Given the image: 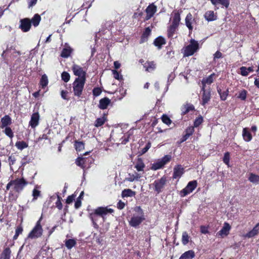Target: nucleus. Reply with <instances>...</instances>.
<instances>
[{
    "label": "nucleus",
    "mask_w": 259,
    "mask_h": 259,
    "mask_svg": "<svg viewBox=\"0 0 259 259\" xmlns=\"http://www.w3.org/2000/svg\"><path fill=\"white\" fill-rule=\"evenodd\" d=\"M161 120L164 123L167 125H169L171 123V120L170 118L166 114L162 115Z\"/></svg>",
    "instance_id": "052dcab7"
},
{
    "label": "nucleus",
    "mask_w": 259,
    "mask_h": 259,
    "mask_svg": "<svg viewBox=\"0 0 259 259\" xmlns=\"http://www.w3.org/2000/svg\"><path fill=\"white\" fill-rule=\"evenodd\" d=\"M86 158L79 157L77 158H76L75 160V163L77 166L80 167L82 169H84L86 167Z\"/></svg>",
    "instance_id": "c9c22d12"
},
{
    "label": "nucleus",
    "mask_w": 259,
    "mask_h": 259,
    "mask_svg": "<svg viewBox=\"0 0 259 259\" xmlns=\"http://www.w3.org/2000/svg\"><path fill=\"white\" fill-rule=\"evenodd\" d=\"M76 195L75 194H72L67 197L66 200V203L67 204H70L75 199Z\"/></svg>",
    "instance_id": "69168bd1"
},
{
    "label": "nucleus",
    "mask_w": 259,
    "mask_h": 259,
    "mask_svg": "<svg viewBox=\"0 0 259 259\" xmlns=\"http://www.w3.org/2000/svg\"><path fill=\"white\" fill-rule=\"evenodd\" d=\"M171 159L170 155H164L162 158L158 159V160L154 162L151 167V169L153 170H156L162 168L164 166L169 162Z\"/></svg>",
    "instance_id": "0eeeda50"
},
{
    "label": "nucleus",
    "mask_w": 259,
    "mask_h": 259,
    "mask_svg": "<svg viewBox=\"0 0 259 259\" xmlns=\"http://www.w3.org/2000/svg\"><path fill=\"white\" fill-rule=\"evenodd\" d=\"M16 160V159L15 156L12 155L10 156L8 158L9 165L10 166L14 165L15 163Z\"/></svg>",
    "instance_id": "774afa93"
},
{
    "label": "nucleus",
    "mask_w": 259,
    "mask_h": 259,
    "mask_svg": "<svg viewBox=\"0 0 259 259\" xmlns=\"http://www.w3.org/2000/svg\"><path fill=\"white\" fill-rule=\"evenodd\" d=\"M41 219L40 218L38 221H37L35 226L29 232L27 236V238L33 239L40 237L43 233V229L41 225Z\"/></svg>",
    "instance_id": "423d86ee"
},
{
    "label": "nucleus",
    "mask_w": 259,
    "mask_h": 259,
    "mask_svg": "<svg viewBox=\"0 0 259 259\" xmlns=\"http://www.w3.org/2000/svg\"><path fill=\"white\" fill-rule=\"evenodd\" d=\"M199 49V45L197 40L191 39L190 44L184 48V57H189L193 55Z\"/></svg>",
    "instance_id": "7ed1b4c3"
},
{
    "label": "nucleus",
    "mask_w": 259,
    "mask_h": 259,
    "mask_svg": "<svg viewBox=\"0 0 259 259\" xmlns=\"http://www.w3.org/2000/svg\"><path fill=\"white\" fill-rule=\"evenodd\" d=\"M200 232L202 234H208L209 231H208V226H200Z\"/></svg>",
    "instance_id": "338daca9"
},
{
    "label": "nucleus",
    "mask_w": 259,
    "mask_h": 259,
    "mask_svg": "<svg viewBox=\"0 0 259 259\" xmlns=\"http://www.w3.org/2000/svg\"><path fill=\"white\" fill-rule=\"evenodd\" d=\"M112 74L113 75V77L115 79H117L119 81H121L123 79V77L122 75H121L118 71L116 70H112Z\"/></svg>",
    "instance_id": "13d9d810"
},
{
    "label": "nucleus",
    "mask_w": 259,
    "mask_h": 259,
    "mask_svg": "<svg viewBox=\"0 0 259 259\" xmlns=\"http://www.w3.org/2000/svg\"><path fill=\"white\" fill-rule=\"evenodd\" d=\"M230 159V153L229 152H227L225 153L223 160V162H224V163H225L228 166L229 165Z\"/></svg>",
    "instance_id": "bf43d9fd"
},
{
    "label": "nucleus",
    "mask_w": 259,
    "mask_h": 259,
    "mask_svg": "<svg viewBox=\"0 0 259 259\" xmlns=\"http://www.w3.org/2000/svg\"><path fill=\"white\" fill-rule=\"evenodd\" d=\"M49 80L48 76L46 74H43L39 81V85L42 89H45L48 84Z\"/></svg>",
    "instance_id": "58836bf2"
},
{
    "label": "nucleus",
    "mask_w": 259,
    "mask_h": 259,
    "mask_svg": "<svg viewBox=\"0 0 259 259\" xmlns=\"http://www.w3.org/2000/svg\"><path fill=\"white\" fill-rule=\"evenodd\" d=\"M86 80L75 79L72 83L73 93L74 96L81 97Z\"/></svg>",
    "instance_id": "39448f33"
},
{
    "label": "nucleus",
    "mask_w": 259,
    "mask_h": 259,
    "mask_svg": "<svg viewBox=\"0 0 259 259\" xmlns=\"http://www.w3.org/2000/svg\"><path fill=\"white\" fill-rule=\"evenodd\" d=\"M28 185V182L23 178H16L11 180L6 186V190H10L11 186H13V190L16 193H21L24 188Z\"/></svg>",
    "instance_id": "f257e3e1"
},
{
    "label": "nucleus",
    "mask_w": 259,
    "mask_h": 259,
    "mask_svg": "<svg viewBox=\"0 0 259 259\" xmlns=\"http://www.w3.org/2000/svg\"><path fill=\"white\" fill-rule=\"evenodd\" d=\"M203 120H203V117L201 115H199L194 120V124H193L194 125L193 126H194V127H198L200 125H201L203 123Z\"/></svg>",
    "instance_id": "8fccbe9b"
},
{
    "label": "nucleus",
    "mask_w": 259,
    "mask_h": 259,
    "mask_svg": "<svg viewBox=\"0 0 259 259\" xmlns=\"http://www.w3.org/2000/svg\"><path fill=\"white\" fill-rule=\"evenodd\" d=\"M195 256L194 250H189L183 253L179 259H193Z\"/></svg>",
    "instance_id": "c756f323"
},
{
    "label": "nucleus",
    "mask_w": 259,
    "mask_h": 259,
    "mask_svg": "<svg viewBox=\"0 0 259 259\" xmlns=\"http://www.w3.org/2000/svg\"><path fill=\"white\" fill-rule=\"evenodd\" d=\"M166 43L165 39L162 36L156 37L153 41V45L159 50L161 49L162 46L165 45Z\"/></svg>",
    "instance_id": "393cba45"
},
{
    "label": "nucleus",
    "mask_w": 259,
    "mask_h": 259,
    "mask_svg": "<svg viewBox=\"0 0 259 259\" xmlns=\"http://www.w3.org/2000/svg\"><path fill=\"white\" fill-rule=\"evenodd\" d=\"M51 130L50 129H47L44 132H47L46 133H44L41 136H39L38 138V141H41L42 140H49L51 141L50 139L49 138L48 135L50 134Z\"/></svg>",
    "instance_id": "603ef678"
},
{
    "label": "nucleus",
    "mask_w": 259,
    "mask_h": 259,
    "mask_svg": "<svg viewBox=\"0 0 259 259\" xmlns=\"http://www.w3.org/2000/svg\"><path fill=\"white\" fill-rule=\"evenodd\" d=\"M217 91L220 96V99L222 101H225L229 95V89H227L226 91H222L220 88H217Z\"/></svg>",
    "instance_id": "72a5a7b5"
},
{
    "label": "nucleus",
    "mask_w": 259,
    "mask_h": 259,
    "mask_svg": "<svg viewBox=\"0 0 259 259\" xmlns=\"http://www.w3.org/2000/svg\"><path fill=\"white\" fill-rule=\"evenodd\" d=\"M136 211L138 212L139 215L134 214L129 221L130 225L135 228L139 226L145 219L143 210L140 206L137 207L136 208Z\"/></svg>",
    "instance_id": "20e7f679"
},
{
    "label": "nucleus",
    "mask_w": 259,
    "mask_h": 259,
    "mask_svg": "<svg viewBox=\"0 0 259 259\" xmlns=\"http://www.w3.org/2000/svg\"><path fill=\"white\" fill-rule=\"evenodd\" d=\"M61 79L65 82H68L70 79L69 73L66 71H63L61 73Z\"/></svg>",
    "instance_id": "6e6d98bb"
},
{
    "label": "nucleus",
    "mask_w": 259,
    "mask_h": 259,
    "mask_svg": "<svg viewBox=\"0 0 259 259\" xmlns=\"http://www.w3.org/2000/svg\"><path fill=\"white\" fill-rule=\"evenodd\" d=\"M145 165L141 158H138L135 167L138 171H143Z\"/></svg>",
    "instance_id": "ea45409f"
},
{
    "label": "nucleus",
    "mask_w": 259,
    "mask_h": 259,
    "mask_svg": "<svg viewBox=\"0 0 259 259\" xmlns=\"http://www.w3.org/2000/svg\"><path fill=\"white\" fill-rule=\"evenodd\" d=\"M167 183V178L165 176L160 179L155 180L153 183L154 191L158 194L161 192Z\"/></svg>",
    "instance_id": "6e6552de"
},
{
    "label": "nucleus",
    "mask_w": 259,
    "mask_h": 259,
    "mask_svg": "<svg viewBox=\"0 0 259 259\" xmlns=\"http://www.w3.org/2000/svg\"><path fill=\"white\" fill-rule=\"evenodd\" d=\"M197 182L196 180L189 182L186 187L180 191V195L181 197H184L192 192L197 187Z\"/></svg>",
    "instance_id": "9d476101"
},
{
    "label": "nucleus",
    "mask_w": 259,
    "mask_h": 259,
    "mask_svg": "<svg viewBox=\"0 0 259 259\" xmlns=\"http://www.w3.org/2000/svg\"><path fill=\"white\" fill-rule=\"evenodd\" d=\"M195 21V19L191 13H189L185 18V24L189 29V34L192 33L193 27L192 26L193 22Z\"/></svg>",
    "instance_id": "f3484780"
},
{
    "label": "nucleus",
    "mask_w": 259,
    "mask_h": 259,
    "mask_svg": "<svg viewBox=\"0 0 259 259\" xmlns=\"http://www.w3.org/2000/svg\"><path fill=\"white\" fill-rule=\"evenodd\" d=\"M12 124V119L8 115H5L1 118L0 122V127L2 128L9 127V125Z\"/></svg>",
    "instance_id": "5701e85b"
},
{
    "label": "nucleus",
    "mask_w": 259,
    "mask_h": 259,
    "mask_svg": "<svg viewBox=\"0 0 259 259\" xmlns=\"http://www.w3.org/2000/svg\"><path fill=\"white\" fill-rule=\"evenodd\" d=\"M211 3L216 7L219 5H221L222 7L228 8L230 5L229 0H210Z\"/></svg>",
    "instance_id": "cd10ccee"
},
{
    "label": "nucleus",
    "mask_w": 259,
    "mask_h": 259,
    "mask_svg": "<svg viewBox=\"0 0 259 259\" xmlns=\"http://www.w3.org/2000/svg\"><path fill=\"white\" fill-rule=\"evenodd\" d=\"M248 180L253 184H258L259 183V176L253 173H250L248 177Z\"/></svg>",
    "instance_id": "c03bdc74"
},
{
    "label": "nucleus",
    "mask_w": 259,
    "mask_h": 259,
    "mask_svg": "<svg viewBox=\"0 0 259 259\" xmlns=\"http://www.w3.org/2000/svg\"><path fill=\"white\" fill-rule=\"evenodd\" d=\"M37 0H27L28 8L30 9L34 7L37 3Z\"/></svg>",
    "instance_id": "e2e57ef3"
},
{
    "label": "nucleus",
    "mask_w": 259,
    "mask_h": 259,
    "mask_svg": "<svg viewBox=\"0 0 259 259\" xmlns=\"http://www.w3.org/2000/svg\"><path fill=\"white\" fill-rule=\"evenodd\" d=\"M204 17L208 21H212L216 20L217 16H215L213 11H208L204 14Z\"/></svg>",
    "instance_id": "f704fd0d"
},
{
    "label": "nucleus",
    "mask_w": 259,
    "mask_h": 259,
    "mask_svg": "<svg viewBox=\"0 0 259 259\" xmlns=\"http://www.w3.org/2000/svg\"><path fill=\"white\" fill-rule=\"evenodd\" d=\"M190 238V237L188 235L187 232H186V231L183 232L182 233V244L184 245H187L189 242Z\"/></svg>",
    "instance_id": "09e8293b"
},
{
    "label": "nucleus",
    "mask_w": 259,
    "mask_h": 259,
    "mask_svg": "<svg viewBox=\"0 0 259 259\" xmlns=\"http://www.w3.org/2000/svg\"><path fill=\"white\" fill-rule=\"evenodd\" d=\"M74 146L76 151H80L84 149V144L83 142L75 141L74 143Z\"/></svg>",
    "instance_id": "3c124183"
},
{
    "label": "nucleus",
    "mask_w": 259,
    "mask_h": 259,
    "mask_svg": "<svg viewBox=\"0 0 259 259\" xmlns=\"http://www.w3.org/2000/svg\"><path fill=\"white\" fill-rule=\"evenodd\" d=\"M23 231V229L22 226L21 225L17 226L16 228L15 234L13 238V240H15L17 239L19 235L22 233Z\"/></svg>",
    "instance_id": "de8ad7c7"
},
{
    "label": "nucleus",
    "mask_w": 259,
    "mask_h": 259,
    "mask_svg": "<svg viewBox=\"0 0 259 259\" xmlns=\"http://www.w3.org/2000/svg\"><path fill=\"white\" fill-rule=\"evenodd\" d=\"M57 200L55 203L56 206L58 209L61 210L63 208V205L61 202L62 198L58 194H57Z\"/></svg>",
    "instance_id": "4d7b16f0"
},
{
    "label": "nucleus",
    "mask_w": 259,
    "mask_h": 259,
    "mask_svg": "<svg viewBox=\"0 0 259 259\" xmlns=\"http://www.w3.org/2000/svg\"><path fill=\"white\" fill-rule=\"evenodd\" d=\"M110 104V99L107 97H104L99 100L98 107L100 109L104 110L106 109Z\"/></svg>",
    "instance_id": "bb28decb"
},
{
    "label": "nucleus",
    "mask_w": 259,
    "mask_h": 259,
    "mask_svg": "<svg viewBox=\"0 0 259 259\" xmlns=\"http://www.w3.org/2000/svg\"><path fill=\"white\" fill-rule=\"evenodd\" d=\"M74 75L77 76L75 79L86 80L87 72L82 67L77 64H73L71 67Z\"/></svg>",
    "instance_id": "1a4fd4ad"
},
{
    "label": "nucleus",
    "mask_w": 259,
    "mask_h": 259,
    "mask_svg": "<svg viewBox=\"0 0 259 259\" xmlns=\"http://www.w3.org/2000/svg\"><path fill=\"white\" fill-rule=\"evenodd\" d=\"M130 176L129 178H127V180L129 182H133L135 180H138L140 178V176L138 174H136V176L130 175Z\"/></svg>",
    "instance_id": "0e129e2a"
},
{
    "label": "nucleus",
    "mask_w": 259,
    "mask_h": 259,
    "mask_svg": "<svg viewBox=\"0 0 259 259\" xmlns=\"http://www.w3.org/2000/svg\"><path fill=\"white\" fill-rule=\"evenodd\" d=\"M146 71L151 72L154 71L156 68V64L153 61H147L143 65Z\"/></svg>",
    "instance_id": "b1692460"
},
{
    "label": "nucleus",
    "mask_w": 259,
    "mask_h": 259,
    "mask_svg": "<svg viewBox=\"0 0 259 259\" xmlns=\"http://www.w3.org/2000/svg\"><path fill=\"white\" fill-rule=\"evenodd\" d=\"M107 120L108 119L104 117L98 118L94 122V125L96 127H99L103 125Z\"/></svg>",
    "instance_id": "37998d69"
},
{
    "label": "nucleus",
    "mask_w": 259,
    "mask_h": 259,
    "mask_svg": "<svg viewBox=\"0 0 259 259\" xmlns=\"http://www.w3.org/2000/svg\"><path fill=\"white\" fill-rule=\"evenodd\" d=\"M31 27L30 19L28 18L22 19L20 20L19 28L23 32H28Z\"/></svg>",
    "instance_id": "9b49d317"
},
{
    "label": "nucleus",
    "mask_w": 259,
    "mask_h": 259,
    "mask_svg": "<svg viewBox=\"0 0 259 259\" xmlns=\"http://www.w3.org/2000/svg\"><path fill=\"white\" fill-rule=\"evenodd\" d=\"M182 11L180 12L178 11H173V16L171 24L173 25L179 26L180 21H181V13Z\"/></svg>",
    "instance_id": "412c9836"
},
{
    "label": "nucleus",
    "mask_w": 259,
    "mask_h": 259,
    "mask_svg": "<svg viewBox=\"0 0 259 259\" xmlns=\"http://www.w3.org/2000/svg\"><path fill=\"white\" fill-rule=\"evenodd\" d=\"M40 116L38 112L33 113L31 116L29 122V126L32 128H35L39 124Z\"/></svg>",
    "instance_id": "2eb2a0df"
},
{
    "label": "nucleus",
    "mask_w": 259,
    "mask_h": 259,
    "mask_svg": "<svg viewBox=\"0 0 259 259\" xmlns=\"http://www.w3.org/2000/svg\"><path fill=\"white\" fill-rule=\"evenodd\" d=\"M6 136L9 137L10 139H12L14 137V133L10 127H5V130L3 131Z\"/></svg>",
    "instance_id": "5fc2aeb1"
},
{
    "label": "nucleus",
    "mask_w": 259,
    "mask_h": 259,
    "mask_svg": "<svg viewBox=\"0 0 259 259\" xmlns=\"http://www.w3.org/2000/svg\"><path fill=\"white\" fill-rule=\"evenodd\" d=\"M72 52L73 49L70 46H65L61 52V56L64 58H67L70 56Z\"/></svg>",
    "instance_id": "7c9ffc66"
},
{
    "label": "nucleus",
    "mask_w": 259,
    "mask_h": 259,
    "mask_svg": "<svg viewBox=\"0 0 259 259\" xmlns=\"http://www.w3.org/2000/svg\"><path fill=\"white\" fill-rule=\"evenodd\" d=\"M230 229L231 226L229 223L226 222L224 223L223 228L217 233V235L218 236L223 238L224 236H227L229 234Z\"/></svg>",
    "instance_id": "a211bd4d"
},
{
    "label": "nucleus",
    "mask_w": 259,
    "mask_h": 259,
    "mask_svg": "<svg viewBox=\"0 0 259 259\" xmlns=\"http://www.w3.org/2000/svg\"><path fill=\"white\" fill-rule=\"evenodd\" d=\"M259 234V223L255 225L253 229L244 235L245 238H252Z\"/></svg>",
    "instance_id": "a878e982"
},
{
    "label": "nucleus",
    "mask_w": 259,
    "mask_h": 259,
    "mask_svg": "<svg viewBox=\"0 0 259 259\" xmlns=\"http://www.w3.org/2000/svg\"><path fill=\"white\" fill-rule=\"evenodd\" d=\"M32 195L33 196L32 201H35L39 197L41 196V192L38 190L37 186L35 187V188L33 189Z\"/></svg>",
    "instance_id": "a18cd8bd"
},
{
    "label": "nucleus",
    "mask_w": 259,
    "mask_h": 259,
    "mask_svg": "<svg viewBox=\"0 0 259 259\" xmlns=\"http://www.w3.org/2000/svg\"><path fill=\"white\" fill-rule=\"evenodd\" d=\"M242 137L243 140L247 142H250L252 140V135L249 131L248 128L245 127L243 128Z\"/></svg>",
    "instance_id": "c85d7f7f"
},
{
    "label": "nucleus",
    "mask_w": 259,
    "mask_h": 259,
    "mask_svg": "<svg viewBox=\"0 0 259 259\" xmlns=\"http://www.w3.org/2000/svg\"><path fill=\"white\" fill-rule=\"evenodd\" d=\"M11 250L9 247L5 248L2 252L0 259H10Z\"/></svg>",
    "instance_id": "473e14b6"
},
{
    "label": "nucleus",
    "mask_w": 259,
    "mask_h": 259,
    "mask_svg": "<svg viewBox=\"0 0 259 259\" xmlns=\"http://www.w3.org/2000/svg\"><path fill=\"white\" fill-rule=\"evenodd\" d=\"M151 34V29L149 27L145 28L140 38V43L143 44L148 40L149 37Z\"/></svg>",
    "instance_id": "4be33fe9"
},
{
    "label": "nucleus",
    "mask_w": 259,
    "mask_h": 259,
    "mask_svg": "<svg viewBox=\"0 0 259 259\" xmlns=\"http://www.w3.org/2000/svg\"><path fill=\"white\" fill-rule=\"evenodd\" d=\"M41 20V17L38 14H35L32 18L30 20L31 24L33 25L34 27H37Z\"/></svg>",
    "instance_id": "4c0bfd02"
},
{
    "label": "nucleus",
    "mask_w": 259,
    "mask_h": 259,
    "mask_svg": "<svg viewBox=\"0 0 259 259\" xmlns=\"http://www.w3.org/2000/svg\"><path fill=\"white\" fill-rule=\"evenodd\" d=\"M240 74L243 76H247L249 72H252L254 71L253 67L251 66L248 68L245 66H242L240 68Z\"/></svg>",
    "instance_id": "2f4dec72"
},
{
    "label": "nucleus",
    "mask_w": 259,
    "mask_h": 259,
    "mask_svg": "<svg viewBox=\"0 0 259 259\" xmlns=\"http://www.w3.org/2000/svg\"><path fill=\"white\" fill-rule=\"evenodd\" d=\"M216 74L212 73L207 77H204L201 80L202 87L205 88L206 84H211L215 79Z\"/></svg>",
    "instance_id": "aec40b11"
},
{
    "label": "nucleus",
    "mask_w": 259,
    "mask_h": 259,
    "mask_svg": "<svg viewBox=\"0 0 259 259\" xmlns=\"http://www.w3.org/2000/svg\"><path fill=\"white\" fill-rule=\"evenodd\" d=\"M247 95V91L245 89H243L239 92L237 98L242 101H245L246 99Z\"/></svg>",
    "instance_id": "864d4df0"
},
{
    "label": "nucleus",
    "mask_w": 259,
    "mask_h": 259,
    "mask_svg": "<svg viewBox=\"0 0 259 259\" xmlns=\"http://www.w3.org/2000/svg\"><path fill=\"white\" fill-rule=\"evenodd\" d=\"M201 92H202L201 105L204 106L211 99V92L210 89L206 90L204 87H201Z\"/></svg>",
    "instance_id": "ddd939ff"
},
{
    "label": "nucleus",
    "mask_w": 259,
    "mask_h": 259,
    "mask_svg": "<svg viewBox=\"0 0 259 259\" xmlns=\"http://www.w3.org/2000/svg\"><path fill=\"white\" fill-rule=\"evenodd\" d=\"M178 26L170 24L167 29V37L168 38H172L175 33Z\"/></svg>",
    "instance_id": "a19ab883"
},
{
    "label": "nucleus",
    "mask_w": 259,
    "mask_h": 259,
    "mask_svg": "<svg viewBox=\"0 0 259 259\" xmlns=\"http://www.w3.org/2000/svg\"><path fill=\"white\" fill-rule=\"evenodd\" d=\"M185 172V169L181 164L175 165L174 168L172 179H180Z\"/></svg>",
    "instance_id": "4468645a"
},
{
    "label": "nucleus",
    "mask_w": 259,
    "mask_h": 259,
    "mask_svg": "<svg viewBox=\"0 0 259 259\" xmlns=\"http://www.w3.org/2000/svg\"><path fill=\"white\" fill-rule=\"evenodd\" d=\"M156 11L157 7L154 4V3L150 4L145 10L146 16L144 19V21H146L150 19L152 17H153Z\"/></svg>",
    "instance_id": "f8f14e48"
},
{
    "label": "nucleus",
    "mask_w": 259,
    "mask_h": 259,
    "mask_svg": "<svg viewBox=\"0 0 259 259\" xmlns=\"http://www.w3.org/2000/svg\"><path fill=\"white\" fill-rule=\"evenodd\" d=\"M194 132V127L193 126H188L185 131V134L180 140V143L186 141Z\"/></svg>",
    "instance_id": "6ab92c4d"
},
{
    "label": "nucleus",
    "mask_w": 259,
    "mask_h": 259,
    "mask_svg": "<svg viewBox=\"0 0 259 259\" xmlns=\"http://www.w3.org/2000/svg\"><path fill=\"white\" fill-rule=\"evenodd\" d=\"M181 115L184 116L190 111H195L194 106L188 102L183 104L181 107Z\"/></svg>",
    "instance_id": "dca6fc26"
},
{
    "label": "nucleus",
    "mask_w": 259,
    "mask_h": 259,
    "mask_svg": "<svg viewBox=\"0 0 259 259\" xmlns=\"http://www.w3.org/2000/svg\"><path fill=\"white\" fill-rule=\"evenodd\" d=\"M102 90L100 87H95L93 90V95L95 97H98L101 95Z\"/></svg>",
    "instance_id": "680f3d73"
},
{
    "label": "nucleus",
    "mask_w": 259,
    "mask_h": 259,
    "mask_svg": "<svg viewBox=\"0 0 259 259\" xmlns=\"http://www.w3.org/2000/svg\"><path fill=\"white\" fill-rule=\"evenodd\" d=\"M136 195V192L130 189H124L121 193V196L123 198L128 197H133Z\"/></svg>",
    "instance_id": "e433bc0d"
},
{
    "label": "nucleus",
    "mask_w": 259,
    "mask_h": 259,
    "mask_svg": "<svg viewBox=\"0 0 259 259\" xmlns=\"http://www.w3.org/2000/svg\"><path fill=\"white\" fill-rule=\"evenodd\" d=\"M15 146L18 149L22 150L28 147V145L25 141H22L17 142L16 143Z\"/></svg>",
    "instance_id": "49530a36"
},
{
    "label": "nucleus",
    "mask_w": 259,
    "mask_h": 259,
    "mask_svg": "<svg viewBox=\"0 0 259 259\" xmlns=\"http://www.w3.org/2000/svg\"><path fill=\"white\" fill-rule=\"evenodd\" d=\"M114 210L112 208H108L107 207H98L93 212L90 213V218L94 224L98 221V217H102L104 220V217L108 213H112Z\"/></svg>",
    "instance_id": "f03ea898"
},
{
    "label": "nucleus",
    "mask_w": 259,
    "mask_h": 259,
    "mask_svg": "<svg viewBox=\"0 0 259 259\" xmlns=\"http://www.w3.org/2000/svg\"><path fill=\"white\" fill-rule=\"evenodd\" d=\"M65 244L67 249H71L76 244V241L74 239H66Z\"/></svg>",
    "instance_id": "79ce46f5"
}]
</instances>
